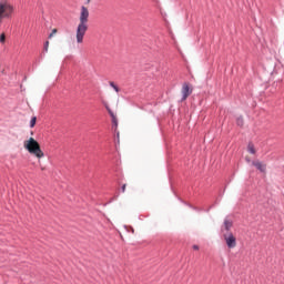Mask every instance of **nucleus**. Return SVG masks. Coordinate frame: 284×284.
Segmentation results:
<instances>
[{"instance_id":"17","label":"nucleus","mask_w":284,"mask_h":284,"mask_svg":"<svg viewBox=\"0 0 284 284\" xmlns=\"http://www.w3.org/2000/svg\"><path fill=\"white\" fill-rule=\"evenodd\" d=\"M193 250L199 251V245H193Z\"/></svg>"},{"instance_id":"14","label":"nucleus","mask_w":284,"mask_h":284,"mask_svg":"<svg viewBox=\"0 0 284 284\" xmlns=\"http://www.w3.org/2000/svg\"><path fill=\"white\" fill-rule=\"evenodd\" d=\"M54 34H57V29H53L52 32L49 36V39H52V37H54Z\"/></svg>"},{"instance_id":"5","label":"nucleus","mask_w":284,"mask_h":284,"mask_svg":"<svg viewBox=\"0 0 284 284\" xmlns=\"http://www.w3.org/2000/svg\"><path fill=\"white\" fill-rule=\"evenodd\" d=\"M181 92H182L181 101H186L187 97H190V94H192V89H190V84L183 83Z\"/></svg>"},{"instance_id":"3","label":"nucleus","mask_w":284,"mask_h":284,"mask_svg":"<svg viewBox=\"0 0 284 284\" xmlns=\"http://www.w3.org/2000/svg\"><path fill=\"white\" fill-rule=\"evenodd\" d=\"M14 14V6L8 1H0V23L3 19H12Z\"/></svg>"},{"instance_id":"19","label":"nucleus","mask_w":284,"mask_h":284,"mask_svg":"<svg viewBox=\"0 0 284 284\" xmlns=\"http://www.w3.org/2000/svg\"><path fill=\"white\" fill-rule=\"evenodd\" d=\"M88 1V3H90V0H87Z\"/></svg>"},{"instance_id":"8","label":"nucleus","mask_w":284,"mask_h":284,"mask_svg":"<svg viewBox=\"0 0 284 284\" xmlns=\"http://www.w3.org/2000/svg\"><path fill=\"white\" fill-rule=\"evenodd\" d=\"M224 227L227 232H230V230H232V221L230 220H225L224 221Z\"/></svg>"},{"instance_id":"6","label":"nucleus","mask_w":284,"mask_h":284,"mask_svg":"<svg viewBox=\"0 0 284 284\" xmlns=\"http://www.w3.org/2000/svg\"><path fill=\"white\" fill-rule=\"evenodd\" d=\"M254 168H256L257 170H260V172H265L266 166L265 164H263L260 161L253 162Z\"/></svg>"},{"instance_id":"18","label":"nucleus","mask_w":284,"mask_h":284,"mask_svg":"<svg viewBox=\"0 0 284 284\" xmlns=\"http://www.w3.org/2000/svg\"><path fill=\"white\" fill-rule=\"evenodd\" d=\"M112 123H114V125H118L116 118H115V121H112Z\"/></svg>"},{"instance_id":"1","label":"nucleus","mask_w":284,"mask_h":284,"mask_svg":"<svg viewBox=\"0 0 284 284\" xmlns=\"http://www.w3.org/2000/svg\"><path fill=\"white\" fill-rule=\"evenodd\" d=\"M90 19V11L85 7H81L79 24L75 30L77 43H83L85 33L88 32V21Z\"/></svg>"},{"instance_id":"16","label":"nucleus","mask_w":284,"mask_h":284,"mask_svg":"<svg viewBox=\"0 0 284 284\" xmlns=\"http://www.w3.org/2000/svg\"><path fill=\"white\" fill-rule=\"evenodd\" d=\"M125 187H128V185H126V184H123V185H122V192H123V193H125Z\"/></svg>"},{"instance_id":"11","label":"nucleus","mask_w":284,"mask_h":284,"mask_svg":"<svg viewBox=\"0 0 284 284\" xmlns=\"http://www.w3.org/2000/svg\"><path fill=\"white\" fill-rule=\"evenodd\" d=\"M111 88H113V90H115V92H119V87H116V84H114V82H110Z\"/></svg>"},{"instance_id":"10","label":"nucleus","mask_w":284,"mask_h":284,"mask_svg":"<svg viewBox=\"0 0 284 284\" xmlns=\"http://www.w3.org/2000/svg\"><path fill=\"white\" fill-rule=\"evenodd\" d=\"M0 43L3 45L6 43V33L0 34Z\"/></svg>"},{"instance_id":"12","label":"nucleus","mask_w":284,"mask_h":284,"mask_svg":"<svg viewBox=\"0 0 284 284\" xmlns=\"http://www.w3.org/2000/svg\"><path fill=\"white\" fill-rule=\"evenodd\" d=\"M236 123L237 125L243 126V118H237Z\"/></svg>"},{"instance_id":"7","label":"nucleus","mask_w":284,"mask_h":284,"mask_svg":"<svg viewBox=\"0 0 284 284\" xmlns=\"http://www.w3.org/2000/svg\"><path fill=\"white\" fill-rule=\"evenodd\" d=\"M247 152H250V154H256V149L254 148L253 143H248Z\"/></svg>"},{"instance_id":"4","label":"nucleus","mask_w":284,"mask_h":284,"mask_svg":"<svg viewBox=\"0 0 284 284\" xmlns=\"http://www.w3.org/2000/svg\"><path fill=\"white\" fill-rule=\"evenodd\" d=\"M224 241L227 247H230V250H233V247H236V237L234 236V234L232 233L224 234Z\"/></svg>"},{"instance_id":"9","label":"nucleus","mask_w":284,"mask_h":284,"mask_svg":"<svg viewBox=\"0 0 284 284\" xmlns=\"http://www.w3.org/2000/svg\"><path fill=\"white\" fill-rule=\"evenodd\" d=\"M37 125V116H33L30 121V128H34Z\"/></svg>"},{"instance_id":"13","label":"nucleus","mask_w":284,"mask_h":284,"mask_svg":"<svg viewBox=\"0 0 284 284\" xmlns=\"http://www.w3.org/2000/svg\"><path fill=\"white\" fill-rule=\"evenodd\" d=\"M109 114H110V116L112 118V121H116V116H115L114 113L111 112L110 110H109Z\"/></svg>"},{"instance_id":"2","label":"nucleus","mask_w":284,"mask_h":284,"mask_svg":"<svg viewBox=\"0 0 284 284\" xmlns=\"http://www.w3.org/2000/svg\"><path fill=\"white\" fill-rule=\"evenodd\" d=\"M23 148L29 152V154L36 156V159H43L45 156L43 150H41V144H39L34 138H29L23 142Z\"/></svg>"},{"instance_id":"15","label":"nucleus","mask_w":284,"mask_h":284,"mask_svg":"<svg viewBox=\"0 0 284 284\" xmlns=\"http://www.w3.org/2000/svg\"><path fill=\"white\" fill-rule=\"evenodd\" d=\"M49 45H50V42H49V41H47V42H45V44H44V50H45V52H48V48H49Z\"/></svg>"}]
</instances>
